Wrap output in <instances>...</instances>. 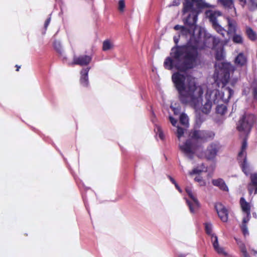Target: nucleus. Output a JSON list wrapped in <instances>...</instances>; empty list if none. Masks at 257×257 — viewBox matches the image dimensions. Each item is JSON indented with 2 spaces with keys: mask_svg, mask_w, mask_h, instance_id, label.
<instances>
[{
  "mask_svg": "<svg viewBox=\"0 0 257 257\" xmlns=\"http://www.w3.org/2000/svg\"><path fill=\"white\" fill-rule=\"evenodd\" d=\"M170 108L173 111L174 114L176 115L177 114V108L175 106H173L172 104H171L170 105Z\"/></svg>",
  "mask_w": 257,
  "mask_h": 257,
  "instance_id": "42",
  "label": "nucleus"
},
{
  "mask_svg": "<svg viewBox=\"0 0 257 257\" xmlns=\"http://www.w3.org/2000/svg\"><path fill=\"white\" fill-rule=\"evenodd\" d=\"M247 147V144L245 141H244L242 143V147H241V150L239 153L238 154V157L240 158L241 157H243L245 154V150Z\"/></svg>",
  "mask_w": 257,
  "mask_h": 257,
  "instance_id": "31",
  "label": "nucleus"
},
{
  "mask_svg": "<svg viewBox=\"0 0 257 257\" xmlns=\"http://www.w3.org/2000/svg\"><path fill=\"white\" fill-rule=\"evenodd\" d=\"M174 133H175V134L177 133V132L175 131H174Z\"/></svg>",
  "mask_w": 257,
  "mask_h": 257,
  "instance_id": "51",
  "label": "nucleus"
},
{
  "mask_svg": "<svg viewBox=\"0 0 257 257\" xmlns=\"http://www.w3.org/2000/svg\"><path fill=\"white\" fill-rule=\"evenodd\" d=\"M232 35V40L234 43L238 44H241L243 43V38L241 34H237L236 32Z\"/></svg>",
  "mask_w": 257,
  "mask_h": 257,
  "instance_id": "20",
  "label": "nucleus"
},
{
  "mask_svg": "<svg viewBox=\"0 0 257 257\" xmlns=\"http://www.w3.org/2000/svg\"><path fill=\"white\" fill-rule=\"evenodd\" d=\"M207 168L203 164H202V165L200 167H197L196 168H194L192 171L190 173L191 175L193 174H199L200 173L204 171H206Z\"/></svg>",
  "mask_w": 257,
  "mask_h": 257,
  "instance_id": "26",
  "label": "nucleus"
},
{
  "mask_svg": "<svg viewBox=\"0 0 257 257\" xmlns=\"http://www.w3.org/2000/svg\"><path fill=\"white\" fill-rule=\"evenodd\" d=\"M223 53L222 49H221L219 51H217L215 54L216 59L217 60H220L223 58Z\"/></svg>",
  "mask_w": 257,
  "mask_h": 257,
  "instance_id": "32",
  "label": "nucleus"
},
{
  "mask_svg": "<svg viewBox=\"0 0 257 257\" xmlns=\"http://www.w3.org/2000/svg\"><path fill=\"white\" fill-rule=\"evenodd\" d=\"M173 22H170L168 25V27L169 28L171 29V28H173L174 30H177V25H175L174 26H173L172 25V23Z\"/></svg>",
  "mask_w": 257,
  "mask_h": 257,
  "instance_id": "40",
  "label": "nucleus"
},
{
  "mask_svg": "<svg viewBox=\"0 0 257 257\" xmlns=\"http://www.w3.org/2000/svg\"><path fill=\"white\" fill-rule=\"evenodd\" d=\"M172 81L174 84V86L177 88V72H175L172 75Z\"/></svg>",
  "mask_w": 257,
  "mask_h": 257,
  "instance_id": "37",
  "label": "nucleus"
},
{
  "mask_svg": "<svg viewBox=\"0 0 257 257\" xmlns=\"http://www.w3.org/2000/svg\"><path fill=\"white\" fill-rule=\"evenodd\" d=\"M50 20H51V18H49L47 19V20L46 21L45 23V27L46 28L49 25L50 22Z\"/></svg>",
  "mask_w": 257,
  "mask_h": 257,
  "instance_id": "44",
  "label": "nucleus"
},
{
  "mask_svg": "<svg viewBox=\"0 0 257 257\" xmlns=\"http://www.w3.org/2000/svg\"><path fill=\"white\" fill-rule=\"evenodd\" d=\"M253 0H250V3H253Z\"/></svg>",
  "mask_w": 257,
  "mask_h": 257,
  "instance_id": "50",
  "label": "nucleus"
},
{
  "mask_svg": "<svg viewBox=\"0 0 257 257\" xmlns=\"http://www.w3.org/2000/svg\"><path fill=\"white\" fill-rule=\"evenodd\" d=\"M92 57L91 55H82L73 57L72 64L81 66L88 65L91 61Z\"/></svg>",
  "mask_w": 257,
  "mask_h": 257,
  "instance_id": "11",
  "label": "nucleus"
},
{
  "mask_svg": "<svg viewBox=\"0 0 257 257\" xmlns=\"http://www.w3.org/2000/svg\"><path fill=\"white\" fill-rule=\"evenodd\" d=\"M168 118L172 125L174 126H176L177 120L173 117V115L171 114L170 112H169Z\"/></svg>",
  "mask_w": 257,
  "mask_h": 257,
  "instance_id": "33",
  "label": "nucleus"
},
{
  "mask_svg": "<svg viewBox=\"0 0 257 257\" xmlns=\"http://www.w3.org/2000/svg\"><path fill=\"white\" fill-rule=\"evenodd\" d=\"M177 5V0H173V3L168 5V7H171L172 6H175Z\"/></svg>",
  "mask_w": 257,
  "mask_h": 257,
  "instance_id": "45",
  "label": "nucleus"
},
{
  "mask_svg": "<svg viewBox=\"0 0 257 257\" xmlns=\"http://www.w3.org/2000/svg\"><path fill=\"white\" fill-rule=\"evenodd\" d=\"M216 111L218 114L224 115L227 111V107L225 104H219L216 108Z\"/></svg>",
  "mask_w": 257,
  "mask_h": 257,
  "instance_id": "25",
  "label": "nucleus"
},
{
  "mask_svg": "<svg viewBox=\"0 0 257 257\" xmlns=\"http://www.w3.org/2000/svg\"><path fill=\"white\" fill-rule=\"evenodd\" d=\"M250 214H246V216L244 217L242 220V224H246V223L248 222L250 219Z\"/></svg>",
  "mask_w": 257,
  "mask_h": 257,
  "instance_id": "38",
  "label": "nucleus"
},
{
  "mask_svg": "<svg viewBox=\"0 0 257 257\" xmlns=\"http://www.w3.org/2000/svg\"><path fill=\"white\" fill-rule=\"evenodd\" d=\"M125 4L124 0H119L118 3V10L120 13H122L124 12Z\"/></svg>",
  "mask_w": 257,
  "mask_h": 257,
  "instance_id": "27",
  "label": "nucleus"
},
{
  "mask_svg": "<svg viewBox=\"0 0 257 257\" xmlns=\"http://www.w3.org/2000/svg\"><path fill=\"white\" fill-rule=\"evenodd\" d=\"M227 33L228 35H232L236 32L237 31V23L236 22L231 18H227Z\"/></svg>",
  "mask_w": 257,
  "mask_h": 257,
  "instance_id": "13",
  "label": "nucleus"
},
{
  "mask_svg": "<svg viewBox=\"0 0 257 257\" xmlns=\"http://www.w3.org/2000/svg\"><path fill=\"white\" fill-rule=\"evenodd\" d=\"M256 120L255 116L252 114L245 113L237 123L238 131L244 134H248Z\"/></svg>",
  "mask_w": 257,
  "mask_h": 257,
  "instance_id": "4",
  "label": "nucleus"
},
{
  "mask_svg": "<svg viewBox=\"0 0 257 257\" xmlns=\"http://www.w3.org/2000/svg\"><path fill=\"white\" fill-rule=\"evenodd\" d=\"M186 192L189 197V199H186V202L191 212L194 213L199 207V201L195 193L192 191L191 187H187L186 188Z\"/></svg>",
  "mask_w": 257,
  "mask_h": 257,
  "instance_id": "9",
  "label": "nucleus"
},
{
  "mask_svg": "<svg viewBox=\"0 0 257 257\" xmlns=\"http://www.w3.org/2000/svg\"><path fill=\"white\" fill-rule=\"evenodd\" d=\"M215 208L220 219L223 222H226L228 220V212L226 208L221 203H217Z\"/></svg>",
  "mask_w": 257,
  "mask_h": 257,
  "instance_id": "12",
  "label": "nucleus"
},
{
  "mask_svg": "<svg viewBox=\"0 0 257 257\" xmlns=\"http://www.w3.org/2000/svg\"><path fill=\"white\" fill-rule=\"evenodd\" d=\"M206 16L209 19L213 28L222 37H224L226 30L217 21V18L221 16V13L217 11L208 10L206 12Z\"/></svg>",
  "mask_w": 257,
  "mask_h": 257,
  "instance_id": "6",
  "label": "nucleus"
},
{
  "mask_svg": "<svg viewBox=\"0 0 257 257\" xmlns=\"http://www.w3.org/2000/svg\"><path fill=\"white\" fill-rule=\"evenodd\" d=\"M205 120V119L201 116L200 114L196 115V123L197 125H199L201 123Z\"/></svg>",
  "mask_w": 257,
  "mask_h": 257,
  "instance_id": "35",
  "label": "nucleus"
},
{
  "mask_svg": "<svg viewBox=\"0 0 257 257\" xmlns=\"http://www.w3.org/2000/svg\"><path fill=\"white\" fill-rule=\"evenodd\" d=\"M16 67H17V71H18L19 70V69L20 68V66H19L18 65H16Z\"/></svg>",
  "mask_w": 257,
  "mask_h": 257,
  "instance_id": "47",
  "label": "nucleus"
},
{
  "mask_svg": "<svg viewBox=\"0 0 257 257\" xmlns=\"http://www.w3.org/2000/svg\"><path fill=\"white\" fill-rule=\"evenodd\" d=\"M220 149L219 144L217 142H213L210 144L204 153H200L198 151L196 153L199 158H205L207 160H213L216 156Z\"/></svg>",
  "mask_w": 257,
  "mask_h": 257,
  "instance_id": "8",
  "label": "nucleus"
},
{
  "mask_svg": "<svg viewBox=\"0 0 257 257\" xmlns=\"http://www.w3.org/2000/svg\"><path fill=\"white\" fill-rule=\"evenodd\" d=\"M251 4L248 6V9L251 11H254L256 8H257V3L256 4H254V1H253V3H251Z\"/></svg>",
  "mask_w": 257,
  "mask_h": 257,
  "instance_id": "39",
  "label": "nucleus"
},
{
  "mask_svg": "<svg viewBox=\"0 0 257 257\" xmlns=\"http://www.w3.org/2000/svg\"><path fill=\"white\" fill-rule=\"evenodd\" d=\"M212 42L214 47L220 42V39L214 36H210L207 38L198 37L196 38L192 35L186 46H178V91L179 99L183 103H190L195 109L202 106L201 111L205 114L210 112L212 103L220 101L226 102L233 94V90L224 87L228 82L230 74L234 70V67L230 63H224L218 73H215L214 77L217 84L220 81L223 85L222 90L207 89L203 104V88L196 85L195 78L188 74L186 70L195 67L198 61V49L209 47Z\"/></svg>",
  "mask_w": 257,
  "mask_h": 257,
  "instance_id": "1",
  "label": "nucleus"
},
{
  "mask_svg": "<svg viewBox=\"0 0 257 257\" xmlns=\"http://www.w3.org/2000/svg\"><path fill=\"white\" fill-rule=\"evenodd\" d=\"M168 177L170 181L175 185V187L177 188V183L176 182L175 180L170 176H169Z\"/></svg>",
  "mask_w": 257,
  "mask_h": 257,
  "instance_id": "43",
  "label": "nucleus"
},
{
  "mask_svg": "<svg viewBox=\"0 0 257 257\" xmlns=\"http://www.w3.org/2000/svg\"><path fill=\"white\" fill-rule=\"evenodd\" d=\"M222 4L229 8H234V4L233 0H221Z\"/></svg>",
  "mask_w": 257,
  "mask_h": 257,
  "instance_id": "29",
  "label": "nucleus"
},
{
  "mask_svg": "<svg viewBox=\"0 0 257 257\" xmlns=\"http://www.w3.org/2000/svg\"><path fill=\"white\" fill-rule=\"evenodd\" d=\"M113 47L112 43L109 40H106L103 41L102 44V50L106 51L111 49Z\"/></svg>",
  "mask_w": 257,
  "mask_h": 257,
  "instance_id": "24",
  "label": "nucleus"
},
{
  "mask_svg": "<svg viewBox=\"0 0 257 257\" xmlns=\"http://www.w3.org/2000/svg\"><path fill=\"white\" fill-rule=\"evenodd\" d=\"M239 2L240 5L242 7H244L246 3V0H238Z\"/></svg>",
  "mask_w": 257,
  "mask_h": 257,
  "instance_id": "41",
  "label": "nucleus"
},
{
  "mask_svg": "<svg viewBox=\"0 0 257 257\" xmlns=\"http://www.w3.org/2000/svg\"><path fill=\"white\" fill-rule=\"evenodd\" d=\"M250 179L251 183L249 186V191L252 193L254 191V193L257 194V173L251 174Z\"/></svg>",
  "mask_w": 257,
  "mask_h": 257,
  "instance_id": "15",
  "label": "nucleus"
},
{
  "mask_svg": "<svg viewBox=\"0 0 257 257\" xmlns=\"http://www.w3.org/2000/svg\"><path fill=\"white\" fill-rule=\"evenodd\" d=\"M186 255L184 254H180L178 257H185Z\"/></svg>",
  "mask_w": 257,
  "mask_h": 257,
  "instance_id": "48",
  "label": "nucleus"
},
{
  "mask_svg": "<svg viewBox=\"0 0 257 257\" xmlns=\"http://www.w3.org/2000/svg\"><path fill=\"white\" fill-rule=\"evenodd\" d=\"M154 131L156 133V137H159L160 140L163 141L165 139V135L161 127L157 124L155 125Z\"/></svg>",
  "mask_w": 257,
  "mask_h": 257,
  "instance_id": "19",
  "label": "nucleus"
},
{
  "mask_svg": "<svg viewBox=\"0 0 257 257\" xmlns=\"http://www.w3.org/2000/svg\"><path fill=\"white\" fill-rule=\"evenodd\" d=\"M229 42V39H225L224 40V44H227Z\"/></svg>",
  "mask_w": 257,
  "mask_h": 257,
  "instance_id": "46",
  "label": "nucleus"
},
{
  "mask_svg": "<svg viewBox=\"0 0 257 257\" xmlns=\"http://www.w3.org/2000/svg\"><path fill=\"white\" fill-rule=\"evenodd\" d=\"M54 47L60 55H62L63 51L60 42L58 41H55L54 43Z\"/></svg>",
  "mask_w": 257,
  "mask_h": 257,
  "instance_id": "28",
  "label": "nucleus"
},
{
  "mask_svg": "<svg viewBox=\"0 0 257 257\" xmlns=\"http://www.w3.org/2000/svg\"><path fill=\"white\" fill-rule=\"evenodd\" d=\"M246 33L250 40L254 41L256 39V33L250 28L247 27L246 28Z\"/></svg>",
  "mask_w": 257,
  "mask_h": 257,
  "instance_id": "22",
  "label": "nucleus"
},
{
  "mask_svg": "<svg viewBox=\"0 0 257 257\" xmlns=\"http://www.w3.org/2000/svg\"><path fill=\"white\" fill-rule=\"evenodd\" d=\"M247 59L243 53H240L235 58V63L238 66H242L246 63Z\"/></svg>",
  "mask_w": 257,
  "mask_h": 257,
  "instance_id": "17",
  "label": "nucleus"
},
{
  "mask_svg": "<svg viewBox=\"0 0 257 257\" xmlns=\"http://www.w3.org/2000/svg\"><path fill=\"white\" fill-rule=\"evenodd\" d=\"M179 122L183 126L181 127L178 126V138L184 134L185 131L189 126V118L187 114L183 112L179 116Z\"/></svg>",
  "mask_w": 257,
  "mask_h": 257,
  "instance_id": "10",
  "label": "nucleus"
},
{
  "mask_svg": "<svg viewBox=\"0 0 257 257\" xmlns=\"http://www.w3.org/2000/svg\"><path fill=\"white\" fill-rule=\"evenodd\" d=\"M241 227L244 235L245 236L246 235H248V232L247 230L246 224H242Z\"/></svg>",
  "mask_w": 257,
  "mask_h": 257,
  "instance_id": "36",
  "label": "nucleus"
},
{
  "mask_svg": "<svg viewBox=\"0 0 257 257\" xmlns=\"http://www.w3.org/2000/svg\"><path fill=\"white\" fill-rule=\"evenodd\" d=\"M240 203L242 210L246 214H250V207L248 203H247L243 198H241Z\"/></svg>",
  "mask_w": 257,
  "mask_h": 257,
  "instance_id": "18",
  "label": "nucleus"
},
{
  "mask_svg": "<svg viewBox=\"0 0 257 257\" xmlns=\"http://www.w3.org/2000/svg\"><path fill=\"white\" fill-rule=\"evenodd\" d=\"M177 189H178V191H179L180 192H181V190L179 189V188L178 187V188H177Z\"/></svg>",
  "mask_w": 257,
  "mask_h": 257,
  "instance_id": "49",
  "label": "nucleus"
},
{
  "mask_svg": "<svg viewBox=\"0 0 257 257\" xmlns=\"http://www.w3.org/2000/svg\"><path fill=\"white\" fill-rule=\"evenodd\" d=\"M173 40L175 45L171 49L169 56L164 62L165 68L171 71L177 69V36H174Z\"/></svg>",
  "mask_w": 257,
  "mask_h": 257,
  "instance_id": "5",
  "label": "nucleus"
},
{
  "mask_svg": "<svg viewBox=\"0 0 257 257\" xmlns=\"http://www.w3.org/2000/svg\"><path fill=\"white\" fill-rule=\"evenodd\" d=\"M212 183L214 186L218 187L220 189H221L222 191H228V188L226 186L225 182L223 179L221 178L212 180Z\"/></svg>",
  "mask_w": 257,
  "mask_h": 257,
  "instance_id": "16",
  "label": "nucleus"
},
{
  "mask_svg": "<svg viewBox=\"0 0 257 257\" xmlns=\"http://www.w3.org/2000/svg\"><path fill=\"white\" fill-rule=\"evenodd\" d=\"M208 6L201 0H184L183 2V15L188 13L184 18L185 24L189 26H195L198 19V15L201 12V10Z\"/></svg>",
  "mask_w": 257,
  "mask_h": 257,
  "instance_id": "3",
  "label": "nucleus"
},
{
  "mask_svg": "<svg viewBox=\"0 0 257 257\" xmlns=\"http://www.w3.org/2000/svg\"><path fill=\"white\" fill-rule=\"evenodd\" d=\"M252 94L254 99H257V82L254 81L251 85Z\"/></svg>",
  "mask_w": 257,
  "mask_h": 257,
  "instance_id": "30",
  "label": "nucleus"
},
{
  "mask_svg": "<svg viewBox=\"0 0 257 257\" xmlns=\"http://www.w3.org/2000/svg\"><path fill=\"white\" fill-rule=\"evenodd\" d=\"M241 168L242 171L246 175L249 174V172L250 171V168L249 165H248L246 161V158L243 159V162L241 164Z\"/></svg>",
  "mask_w": 257,
  "mask_h": 257,
  "instance_id": "23",
  "label": "nucleus"
},
{
  "mask_svg": "<svg viewBox=\"0 0 257 257\" xmlns=\"http://www.w3.org/2000/svg\"><path fill=\"white\" fill-rule=\"evenodd\" d=\"M205 228L206 233L209 235L211 237V241L214 250L219 254H223L225 256H227L228 255L227 253L224 251V248L222 247L219 246L217 236L212 232V224L209 222L205 223Z\"/></svg>",
  "mask_w": 257,
  "mask_h": 257,
  "instance_id": "7",
  "label": "nucleus"
},
{
  "mask_svg": "<svg viewBox=\"0 0 257 257\" xmlns=\"http://www.w3.org/2000/svg\"><path fill=\"white\" fill-rule=\"evenodd\" d=\"M194 180L199 183L200 186H205V182L202 179V177L200 176H196L194 178Z\"/></svg>",
  "mask_w": 257,
  "mask_h": 257,
  "instance_id": "34",
  "label": "nucleus"
},
{
  "mask_svg": "<svg viewBox=\"0 0 257 257\" xmlns=\"http://www.w3.org/2000/svg\"><path fill=\"white\" fill-rule=\"evenodd\" d=\"M235 240L244 257H249V255L247 252L244 244L239 239H235Z\"/></svg>",
  "mask_w": 257,
  "mask_h": 257,
  "instance_id": "21",
  "label": "nucleus"
},
{
  "mask_svg": "<svg viewBox=\"0 0 257 257\" xmlns=\"http://www.w3.org/2000/svg\"><path fill=\"white\" fill-rule=\"evenodd\" d=\"M90 68H86L81 71L80 83L83 86L87 87L89 85L88 72Z\"/></svg>",
  "mask_w": 257,
  "mask_h": 257,
  "instance_id": "14",
  "label": "nucleus"
},
{
  "mask_svg": "<svg viewBox=\"0 0 257 257\" xmlns=\"http://www.w3.org/2000/svg\"><path fill=\"white\" fill-rule=\"evenodd\" d=\"M189 139L180 146V149L185 154L190 155L201 151V144L212 139L214 134L211 131L193 129L189 133Z\"/></svg>",
  "mask_w": 257,
  "mask_h": 257,
  "instance_id": "2",
  "label": "nucleus"
}]
</instances>
